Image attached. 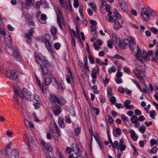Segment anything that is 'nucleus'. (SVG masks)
Segmentation results:
<instances>
[{
  "label": "nucleus",
  "mask_w": 158,
  "mask_h": 158,
  "mask_svg": "<svg viewBox=\"0 0 158 158\" xmlns=\"http://www.w3.org/2000/svg\"><path fill=\"white\" fill-rule=\"evenodd\" d=\"M54 127L55 128V129H56V132L57 133L58 135L59 136H60V131H59V128L58 127V126L55 124H54Z\"/></svg>",
  "instance_id": "bf43d9fd"
},
{
  "label": "nucleus",
  "mask_w": 158,
  "mask_h": 158,
  "mask_svg": "<svg viewBox=\"0 0 158 158\" xmlns=\"http://www.w3.org/2000/svg\"><path fill=\"white\" fill-rule=\"evenodd\" d=\"M131 121L133 123L135 122H137L138 121V117L135 115H133L131 117Z\"/></svg>",
  "instance_id": "f704fd0d"
},
{
  "label": "nucleus",
  "mask_w": 158,
  "mask_h": 158,
  "mask_svg": "<svg viewBox=\"0 0 158 158\" xmlns=\"http://www.w3.org/2000/svg\"><path fill=\"white\" fill-rule=\"evenodd\" d=\"M146 128L144 126L141 125L139 128V131L142 134H144Z\"/></svg>",
  "instance_id": "4c0bfd02"
},
{
  "label": "nucleus",
  "mask_w": 158,
  "mask_h": 158,
  "mask_svg": "<svg viewBox=\"0 0 158 158\" xmlns=\"http://www.w3.org/2000/svg\"><path fill=\"white\" fill-rule=\"evenodd\" d=\"M53 112L54 114L56 115H57L61 112V109L60 108L58 107L56 109L54 110Z\"/></svg>",
  "instance_id": "79ce46f5"
},
{
  "label": "nucleus",
  "mask_w": 158,
  "mask_h": 158,
  "mask_svg": "<svg viewBox=\"0 0 158 158\" xmlns=\"http://www.w3.org/2000/svg\"><path fill=\"white\" fill-rule=\"evenodd\" d=\"M24 14L25 15V18L27 21L28 20H30L31 19V17L30 15L27 12H25L24 13Z\"/></svg>",
  "instance_id": "3c124183"
},
{
  "label": "nucleus",
  "mask_w": 158,
  "mask_h": 158,
  "mask_svg": "<svg viewBox=\"0 0 158 158\" xmlns=\"http://www.w3.org/2000/svg\"><path fill=\"white\" fill-rule=\"evenodd\" d=\"M59 2L63 8H65L67 7V2L66 1H64V0H59Z\"/></svg>",
  "instance_id": "2f4dec72"
},
{
  "label": "nucleus",
  "mask_w": 158,
  "mask_h": 158,
  "mask_svg": "<svg viewBox=\"0 0 158 158\" xmlns=\"http://www.w3.org/2000/svg\"><path fill=\"white\" fill-rule=\"evenodd\" d=\"M13 56L15 55V54H18L20 53L19 50L16 47H14L13 48Z\"/></svg>",
  "instance_id": "ea45409f"
},
{
  "label": "nucleus",
  "mask_w": 158,
  "mask_h": 158,
  "mask_svg": "<svg viewBox=\"0 0 158 158\" xmlns=\"http://www.w3.org/2000/svg\"><path fill=\"white\" fill-rule=\"evenodd\" d=\"M35 58L36 61L40 65V70L43 76L51 75L52 73L49 71L47 66H50L52 65L51 63L48 60L47 58L42 55H40L37 53H35Z\"/></svg>",
  "instance_id": "f257e3e1"
},
{
  "label": "nucleus",
  "mask_w": 158,
  "mask_h": 158,
  "mask_svg": "<svg viewBox=\"0 0 158 158\" xmlns=\"http://www.w3.org/2000/svg\"><path fill=\"white\" fill-rule=\"evenodd\" d=\"M89 5L92 8V9L95 11H96V6L94 3L92 2H90L89 3Z\"/></svg>",
  "instance_id": "5fc2aeb1"
},
{
  "label": "nucleus",
  "mask_w": 158,
  "mask_h": 158,
  "mask_svg": "<svg viewBox=\"0 0 158 158\" xmlns=\"http://www.w3.org/2000/svg\"><path fill=\"white\" fill-rule=\"evenodd\" d=\"M116 98L114 96L110 98V101L112 104H114L116 103Z\"/></svg>",
  "instance_id": "8fccbe9b"
},
{
  "label": "nucleus",
  "mask_w": 158,
  "mask_h": 158,
  "mask_svg": "<svg viewBox=\"0 0 158 158\" xmlns=\"http://www.w3.org/2000/svg\"><path fill=\"white\" fill-rule=\"evenodd\" d=\"M46 16L44 14H42L41 15L40 18L38 19L39 21L41 23L45 24L46 23Z\"/></svg>",
  "instance_id": "393cba45"
},
{
  "label": "nucleus",
  "mask_w": 158,
  "mask_h": 158,
  "mask_svg": "<svg viewBox=\"0 0 158 158\" xmlns=\"http://www.w3.org/2000/svg\"><path fill=\"white\" fill-rule=\"evenodd\" d=\"M70 33L71 34V35L72 37V38H74L73 36H74L75 37H77V35L75 32V31L73 29H71L69 30Z\"/></svg>",
  "instance_id": "c9c22d12"
},
{
  "label": "nucleus",
  "mask_w": 158,
  "mask_h": 158,
  "mask_svg": "<svg viewBox=\"0 0 158 158\" xmlns=\"http://www.w3.org/2000/svg\"><path fill=\"white\" fill-rule=\"evenodd\" d=\"M126 148V146L124 142V140L123 138H122L120 140L119 143L117 141H115L114 142L113 148H116L118 150L119 149L121 152H122L125 150Z\"/></svg>",
  "instance_id": "39448f33"
},
{
  "label": "nucleus",
  "mask_w": 158,
  "mask_h": 158,
  "mask_svg": "<svg viewBox=\"0 0 158 158\" xmlns=\"http://www.w3.org/2000/svg\"><path fill=\"white\" fill-rule=\"evenodd\" d=\"M45 4V2L42 1V0L40 1H38L36 3V7L37 8H40V5Z\"/></svg>",
  "instance_id": "864d4df0"
},
{
  "label": "nucleus",
  "mask_w": 158,
  "mask_h": 158,
  "mask_svg": "<svg viewBox=\"0 0 158 158\" xmlns=\"http://www.w3.org/2000/svg\"><path fill=\"white\" fill-rule=\"evenodd\" d=\"M130 133L132 139L134 141H137L138 137L136 135L135 133V131L132 129H131L130 130Z\"/></svg>",
  "instance_id": "5701e85b"
},
{
  "label": "nucleus",
  "mask_w": 158,
  "mask_h": 158,
  "mask_svg": "<svg viewBox=\"0 0 158 158\" xmlns=\"http://www.w3.org/2000/svg\"><path fill=\"white\" fill-rule=\"evenodd\" d=\"M41 143L43 146L44 151V152H52V148L49 145L42 141H41Z\"/></svg>",
  "instance_id": "4468645a"
},
{
  "label": "nucleus",
  "mask_w": 158,
  "mask_h": 158,
  "mask_svg": "<svg viewBox=\"0 0 158 158\" xmlns=\"http://www.w3.org/2000/svg\"><path fill=\"white\" fill-rule=\"evenodd\" d=\"M81 129L80 127H78L76 128L75 129V133L76 135L77 136H78L79 133L80 132Z\"/></svg>",
  "instance_id": "603ef678"
},
{
  "label": "nucleus",
  "mask_w": 158,
  "mask_h": 158,
  "mask_svg": "<svg viewBox=\"0 0 158 158\" xmlns=\"http://www.w3.org/2000/svg\"><path fill=\"white\" fill-rule=\"evenodd\" d=\"M88 58L90 60V62L91 64H94V58L91 55H89Z\"/></svg>",
  "instance_id": "0e129e2a"
},
{
  "label": "nucleus",
  "mask_w": 158,
  "mask_h": 158,
  "mask_svg": "<svg viewBox=\"0 0 158 158\" xmlns=\"http://www.w3.org/2000/svg\"><path fill=\"white\" fill-rule=\"evenodd\" d=\"M112 12H109L106 17V20L109 22H114L115 20L114 19V17L112 16Z\"/></svg>",
  "instance_id": "aec40b11"
},
{
  "label": "nucleus",
  "mask_w": 158,
  "mask_h": 158,
  "mask_svg": "<svg viewBox=\"0 0 158 158\" xmlns=\"http://www.w3.org/2000/svg\"><path fill=\"white\" fill-rule=\"evenodd\" d=\"M133 71L137 77L138 78H142L143 77L144 74L143 73L145 72V69H144L143 70L142 72H140L139 69H133Z\"/></svg>",
  "instance_id": "ddd939ff"
},
{
  "label": "nucleus",
  "mask_w": 158,
  "mask_h": 158,
  "mask_svg": "<svg viewBox=\"0 0 158 158\" xmlns=\"http://www.w3.org/2000/svg\"><path fill=\"white\" fill-rule=\"evenodd\" d=\"M151 31L152 32L155 34L158 33V30L154 27H152L151 28Z\"/></svg>",
  "instance_id": "e2e57ef3"
},
{
  "label": "nucleus",
  "mask_w": 158,
  "mask_h": 158,
  "mask_svg": "<svg viewBox=\"0 0 158 158\" xmlns=\"http://www.w3.org/2000/svg\"><path fill=\"white\" fill-rule=\"evenodd\" d=\"M58 123L60 127L62 128L64 127V123L63 120L62 119H60L58 120Z\"/></svg>",
  "instance_id": "c03bdc74"
},
{
  "label": "nucleus",
  "mask_w": 158,
  "mask_h": 158,
  "mask_svg": "<svg viewBox=\"0 0 158 158\" xmlns=\"http://www.w3.org/2000/svg\"><path fill=\"white\" fill-rule=\"evenodd\" d=\"M60 46L61 45L59 43H56L54 45V47L56 50H59Z\"/></svg>",
  "instance_id": "4d7b16f0"
},
{
  "label": "nucleus",
  "mask_w": 158,
  "mask_h": 158,
  "mask_svg": "<svg viewBox=\"0 0 158 158\" xmlns=\"http://www.w3.org/2000/svg\"><path fill=\"white\" fill-rule=\"evenodd\" d=\"M10 145L9 144H8L7 146V148H5L3 150V152H2L3 154L7 156L8 155V152L9 149H10Z\"/></svg>",
  "instance_id": "bb28decb"
},
{
  "label": "nucleus",
  "mask_w": 158,
  "mask_h": 158,
  "mask_svg": "<svg viewBox=\"0 0 158 158\" xmlns=\"http://www.w3.org/2000/svg\"><path fill=\"white\" fill-rule=\"evenodd\" d=\"M130 42V39H125L121 43L122 46L123 47H125L128 44H129Z\"/></svg>",
  "instance_id": "c85d7f7f"
},
{
  "label": "nucleus",
  "mask_w": 158,
  "mask_h": 158,
  "mask_svg": "<svg viewBox=\"0 0 158 158\" xmlns=\"http://www.w3.org/2000/svg\"><path fill=\"white\" fill-rule=\"evenodd\" d=\"M114 15L116 19H120L121 18V16L117 12H114Z\"/></svg>",
  "instance_id": "69168bd1"
},
{
  "label": "nucleus",
  "mask_w": 158,
  "mask_h": 158,
  "mask_svg": "<svg viewBox=\"0 0 158 158\" xmlns=\"http://www.w3.org/2000/svg\"><path fill=\"white\" fill-rule=\"evenodd\" d=\"M56 15L57 16V22L58 23L59 26L61 29H62L63 28L62 26L61 23L63 17L61 13L58 10V11L56 12Z\"/></svg>",
  "instance_id": "9b49d317"
},
{
  "label": "nucleus",
  "mask_w": 158,
  "mask_h": 158,
  "mask_svg": "<svg viewBox=\"0 0 158 158\" xmlns=\"http://www.w3.org/2000/svg\"><path fill=\"white\" fill-rule=\"evenodd\" d=\"M17 96H16V95H15V94L14 93V96L13 99V101L16 104H19V102L18 101V98H17Z\"/></svg>",
  "instance_id": "6e6d98bb"
},
{
  "label": "nucleus",
  "mask_w": 158,
  "mask_h": 158,
  "mask_svg": "<svg viewBox=\"0 0 158 158\" xmlns=\"http://www.w3.org/2000/svg\"><path fill=\"white\" fill-rule=\"evenodd\" d=\"M21 5L22 6V8L26 10L28 9L29 7H30V6H28V5H27V2H26V3H25L24 2H22L21 3Z\"/></svg>",
  "instance_id": "a19ab883"
},
{
  "label": "nucleus",
  "mask_w": 158,
  "mask_h": 158,
  "mask_svg": "<svg viewBox=\"0 0 158 158\" xmlns=\"http://www.w3.org/2000/svg\"><path fill=\"white\" fill-rule=\"evenodd\" d=\"M107 96L108 97L110 96L112 94H111L112 92V89L111 88H108L107 89Z\"/></svg>",
  "instance_id": "13d9d810"
},
{
  "label": "nucleus",
  "mask_w": 158,
  "mask_h": 158,
  "mask_svg": "<svg viewBox=\"0 0 158 158\" xmlns=\"http://www.w3.org/2000/svg\"><path fill=\"white\" fill-rule=\"evenodd\" d=\"M119 4L121 9L124 12L127 11L128 7L125 0H120L119 2Z\"/></svg>",
  "instance_id": "f8f14e48"
},
{
  "label": "nucleus",
  "mask_w": 158,
  "mask_h": 158,
  "mask_svg": "<svg viewBox=\"0 0 158 158\" xmlns=\"http://www.w3.org/2000/svg\"><path fill=\"white\" fill-rule=\"evenodd\" d=\"M72 151L78 156H81L80 150L76 144H73L72 145Z\"/></svg>",
  "instance_id": "f3484780"
},
{
  "label": "nucleus",
  "mask_w": 158,
  "mask_h": 158,
  "mask_svg": "<svg viewBox=\"0 0 158 158\" xmlns=\"http://www.w3.org/2000/svg\"><path fill=\"white\" fill-rule=\"evenodd\" d=\"M25 92L26 93V94H25V98L26 99L30 101H32L34 99L33 95L28 90L25 89Z\"/></svg>",
  "instance_id": "2eb2a0df"
},
{
  "label": "nucleus",
  "mask_w": 158,
  "mask_h": 158,
  "mask_svg": "<svg viewBox=\"0 0 158 158\" xmlns=\"http://www.w3.org/2000/svg\"><path fill=\"white\" fill-rule=\"evenodd\" d=\"M135 114L137 115H141L142 114L141 111L139 109H136L135 110Z\"/></svg>",
  "instance_id": "774afa93"
},
{
  "label": "nucleus",
  "mask_w": 158,
  "mask_h": 158,
  "mask_svg": "<svg viewBox=\"0 0 158 158\" xmlns=\"http://www.w3.org/2000/svg\"><path fill=\"white\" fill-rule=\"evenodd\" d=\"M141 14L145 21H147L150 19V16H154L156 15V13L154 10L146 8H143L141 10Z\"/></svg>",
  "instance_id": "7ed1b4c3"
},
{
  "label": "nucleus",
  "mask_w": 158,
  "mask_h": 158,
  "mask_svg": "<svg viewBox=\"0 0 158 158\" xmlns=\"http://www.w3.org/2000/svg\"><path fill=\"white\" fill-rule=\"evenodd\" d=\"M130 103L131 102L130 100H126L124 102V106L127 109H133V106L132 105H130Z\"/></svg>",
  "instance_id": "b1692460"
},
{
  "label": "nucleus",
  "mask_w": 158,
  "mask_h": 158,
  "mask_svg": "<svg viewBox=\"0 0 158 158\" xmlns=\"http://www.w3.org/2000/svg\"><path fill=\"white\" fill-rule=\"evenodd\" d=\"M52 78H50L48 77H45L44 78V83L46 85H49L52 82Z\"/></svg>",
  "instance_id": "cd10ccee"
},
{
  "label": "nucleus",
  "mask_w": 158,
  "mask_h": 158,
  "mask_svg": "<svg viewBox=\"0 0 158 158\" xmlns=\"http://www.w3.org/2000/svg\"><path fill=\"white\" fill-rule=\"evenodd\" d=\"M49 99L50 101L53 102L57 106L63 105L65 103V101L63 99H60L54 94H51L49 96Z\"/></svg>",
  "instance_id": "20e7f679"
},
{
  "label": "nucleus",
  "mask_w": 158,
  "mask_h": 158,
  "mask_svg": "<svg viewBox=\"0 0 158 158\" xmlns=\"http://www.w3.org/2000/svg\"><path fill=\"white\" fill-rule=\"evenodd\" d=\"M158 150V148L156 146L154 147L151 149L149 150L148 152L149 153L156 154Z\"/></svg>",
  "instance_id": "c756f323"
},
{
  "label": "nucleus",
  "mask_w": 158,
  "mask_h": 158,
  "mask_svg": "<svg viewBox=\"0 0 158 158\" xmlns=\"http://www.w3.org/2000/svg\"><path fill=\"white\" fill-rule=\"evenodd\" d=\"M156 144V140L153 139H152L150 141V145L151 146H152L155 144Z\"/></svg>",
  "instance_id": "680f3d73"
},
{
  "label": "nucleus",
  "mask_w": 158,
  "mask_h": 158,
  "mask_svg": "<svg viewBox=\"0 0 158 158\" xmlns=\"http://www.w3.org/2000/svg\"><path fill=\"white\" fill-rule=\"evenodd\" d=\"M129 46L130 49L132 51H133L134 49L136 47L137 48V45H136V43L134 40V39L132 38H130V42L129 43Z\"/></svg>",
  "instance_id": "dca6fc26"
},
{
  "label": "nucleus",
  "mask_w": 158,
  "mask_h": 158,
  "mask_svg": "<svg viewBox=\"0 0 158 158\" xmlns=\"http://www.w3.org/2000/svg\"><path fill=\"white\" fill-rule=\"evenodd\" d=\"M133 82H134V83L137 86V87L139 88V90L141 92H143V90L141 89L140 86L139 84V83H138V82L136 81L135 80H133Z\"/></svg>",
  "instance_id": "37998d69"
},
{
  "label": "nucleus",
  "mask_w": 158,
  "mask_h": 158,
  "mask_svg": "<svg viewBox=\"0 0 158 158\" xmlns=\"http://www.w3.org/2000/svg\"><path fill=\"white\" fill-rule=\"evenodd\" d=\"M33 36V35H30V34H28L27 33H26L25 35V37L28 40H27V42H29L28 40H30L31 39V37Z\"/></svg>",
  "instance_id": "49530a36"
},
{
  "label": "nucleus",
  "mask_w": 158,
  "mask_h": 158,
  "mask_svg": "<svg viewBox=\"0 0 158 158\" xmlns=\"http://www.w3.org/2000/svg\"><path fill=\"white\" fill-rule=\"evenodd\" d=\"M2 20V18L0 15V22ZM5 30L0 27V53L2 52V47H3V45H4V43L9 48H11L12 46L11 39L10 35H8L7 37H4L5 34Z\"/></svg>",
  "instance_id": "f03ea898"
},
{
  "label": "nucleus",
  "mask_w": 158,
  "mask_h": 158,
  "mask_svg": "<svg viewBox=\"0 0 158 158\" xmlns=\"http://www.w3.org/2000/svg\"><path fill=\"white\" fill-rule=\"evenodd\" d=\"M56 88L59 91H63L64 89V84L62 83H61L60 85H58L57 86Z\"/></svg>",
  "instance_id": "72a5a7b5"
},
{
  "label": "nucleus",
  "mask_w": 158,
  "mask_h": 158,
  "mask_svg": "<svg viewBox=\"0 0 158 158\" xmlns=\"http://www.w3.org/2000/svg\"><path fill=\"white\" fill-rule=\"evenodd\" d=\"M33 96L34 99L35 100V101L36 102H40V97L38 94H35L34 95H33Z\"/></svg>",
  "instance_id": "a18cd8bd"
},
{
  "label": "nucleus",
  "mask_w": 158,
  "mask_h": 158,
  "mask_svg": "<svg viewBox=\"0 0 158 158\" xmlns=\"http://www.w3.org/2000/svg\"><path fill=\"white\" fill-rule=\"evenodd\" d=\"M67 69L68 71V74L66 77V80L67 83L68 84H70L71 82V80L73 79V77L70 69L69 68H67Z\"/></svg>",
  "instance_id": "a211bd4d"
},
{
  "label": "nucleus",
  "mask_w": 158,
  "mask_h": 158,
  "mask_svg": "<svg viewBox=\"0 0 158 158\" xmlns=\"http://www.w3.org/2000/svg\"><path fill=\"white\" fill-rule=\"evenodd\" d=\"M149 115L150 117L152 119L155 118V116L156 115V113L154 110L151 111L149 112Z\"/></svg>",
  "instance_id": "473e14b6"
},
{
  "label": "nucleus",
  "mask_w": 158,
  "mask_h": 158,
  "mask_svg": "<svg viewBox=\"0 0 158 158\" xmlns=\"http://www.w3.org/2000/svg\"><path fill=\"white\" fill-rule=\"evenodd\" d=\"M19 157L18 152L16 149H13L11 152L9 156L10 158H17Z\"/></svg>",
  "instance_id": "6ab92c4d"
},
{
  "label": "nucleus",
  "mask_w": 158,
  "mask_h": 158,
  "mask_svg": "<svg viewBox=\"0 0 158 158\" xmlns=\"http://www.w3.org/2000/svg\"><path fill=\"white\" fill-rule=\"evenodd\" d=\"M116 71V68L115 67L113 66L108 69V72L111 74L112 72H115Z\"/></svg>",
  "instance_id": "58836bf2"
},
{
  "label": "nucleus",
  "mask_w": 158,
  "mask_h": 158,
  "mask_svg": "<svg viewBox=\"0 0 158 158\" xmlns=\"http://www.w3.org/2000/svg\"><path fill=\"white\" fill-rule=\"evenodd\" d=\"M24 124L27 128H33L34 126L33 123L31 121H28L27 119H25L24 120Z\"/></svg>",
  "instance_id": "4be33fe9"
},
{
  "label": "nucleus",
  "mask_w": 158,
  "mask_h": 158,
  "mask_svg": "<svg viewBox=\"0 0 158 158\" xmlns=\"http://www.w3.org/2000/svg\"><path fill=\"white\" fill-rule=\"evenodd\" d=\"M34 105L35 107V109H39L40 106L41 105V104L40 103V102H34Z\"/></svg>",
  "instance_id": "e433bc0d"
},
{
  "label": "nucleus",
  "mask_w": 158,
  "mask_h": 158,
  "mask_svg": "<svg viewBox=\"0 0 158 158\" xmlns=\"http://www.w3.org/2000/svg\"><path fill=\"white\" fill-rule=\"evenodd\" d=\"M96 67L97 69H94L92 71V74L91 76L92 77L93 79H95L97 78V77L96 76V74L98 73L99 70L98 66L96 65Z\"/></svg>",
  "instance_id": "412c9836"
},
{
  "label": "nucleus",
  "mask_w": 158,
  "mask_h": 158,
  "mask_svg": "<svg viewBox=\"0 0 158 158\" xmlns=\"http://www.w3.org/2000/svg\"><path fill=\"white\" fill-rule=\"evenodd\" d=\"M6 74L7 77L10 79L15 80L18 78L17 70L15 69L6 70Z\"/></svg>",
  "instance_id": "0eeeda50"
},
{
  "label": "nucleus",
  "mask_w": 158,
  "mask_h": 158,
  "mask_svg": "<svg viewBox=\"0 0 158 158\" xmlns=\"http://www.w3.org/2000/svg\"><path fill=\"white\" fill-rule=\"evenodd\" d=\"M26 88H24L23 90L20 89H16L15 90V95L19 97L22 99L25 98V94L26 93L25 92V89Z\"/></svg>",
  "instance_id": "9d476101"
},
{
  "label": "nucleus",
  "mask_w": 158,
  "mask_h": 158,
  "mask_svg": "<svg viewBox=\"0 0 158 158\" xmlns=\"http://www.w3.org/2000/svg\"><path fill=\"white\" fill-rule=\"evenodd\" d=\"M45 35L46 38L43 40V41L44 43L45 46L48 52L51 53L53 52V49L51 43L48 39L50 38V35L49 34H46Z\"/></svg>",
  "instance_id": "6e6552de"
},
{
  "label": "nucleus",
  "mask_w": 158,
  "mask_h": 158,
  "mask_svg": "<svg viewBox=\"0 0 158 158\" xmlns=\"http://www.w3.org/2000/svg\"><path fill=\"white\" fill-rule=\"evenodd\" d=\"M114 28L116 30H118L121 27V26L119 22L116 20H115L114 22Z\"/></svg>",
  "instance_id": "a878e982"
},
{
  "label": "nucleus",
  "mask_w": 158,
  "mask_h": 158,
  "mask_svg": "<svg viewBox=\"0 0 158 158\" xmlns=\"http://www.w3.org/2000/svg\"><path fill=\"white\" fill-rule=\"evenodd\" d=\"M107 46L110 48H112L113 47L112 46V44L113 43V41L110 40H109L107 41Z\"/></svg>",
  "instance_id": "052dcab7"
},
{
  "label": "nucleus",
  "mask_w": 158,
  "mask_h": 158,
  "mask_svg": "<svg viewBox=\"0 0 158 158\" xmlns=\"http://www.w3.org/2000/svg\"><path fill=\"white\" fill-rule=\"evenodd\" d=\"M23 138L25 140H26L28 141V143H27V145L28 146V150L30 152H31L34 149V147H36V144L35 143L34 141L33 140H32V143L33 144V146L32 147H31V146L30 145L29 141L28 140V137L27 135L26 134H24L23 135Z\"/></svg>",
  "instance_id": "1a4fd4ad"
},
{
  "label": "nucleus",
  "mask_w": 158,
  "mask_h": 158,
  "mask_svg": "<svg viewBox=\"0 0 158 158\" xmlns=\"http://www.w3.org/2000/svg\"><path fill=\"white\" fill-rule=\"evenodd\" d=\"M51 32L53 35H55L57 31V29L56 28L54 27H52L51 29Z\"/></svg>",
  "instance_id": "7c9ffc66"
},
{
  "label": "nucleus",
  "mask_w": 158,
  "mask_h": 158,
  "mask_svg": "<svg viewBox=\"0 0 158 158\" xmlns=\"http://www.w3.org/2000/svg\"><path fill=\"white\" fill-rule=\"evenodd\" d=\"M137 52L136 54V56L137 58H143L146 60H149L150 59L148 54L143 51H141V49L137 45Z\"/></svg>",
  "instance_id": "423d86ee"
},
{
  "label": "nucleus",
  "mask_w": 158,
  "mask_h": 158,
  "mask_svg": "<svg viewBox=\"0 0 158 158\" xmlns=\"http://www.w3.org/2000/svg\"><path fill=\"white\" fill-rule=\"evenodd\" d=\"M14 57L18 61H20L21 60V58L20 56V53L18 54H15L14 56Z\"/></svg>",
  "instance_id": "09e8293b"
},
{
  "label": "nucleus",
  "mask_w": 158,
  "mask_h": 158,
  "mask_svg": "<svg viewBox=\"0 0 158 158\" xmlns=\"http://www.w3.org/2000/svg\"><path fill=\"white\" fill-rule=\"evenodd\" d=\"M114 57L117 59H121L123 60H125L124 58L120 56V55L118 54L115 55L114 56Z\"/></svg>",
  "instance_id": "338daca9"
},
{
  "label": "nucleus",
  "mask_w": 158,
  "mask_h": 158,
  "mask_svg": "<svg viewBox=\"0 0 158 158\" xmlns=\"http://www.w3.org/2000/svg\"><path fill=\"white\" fill-rule=\"evenodd\" d=\"M121 118L123 121H129L128 118L124 114H122L121 116Z\"/></svg>",
  "instance_id": "de8ad7c7"
}]
</instances>
